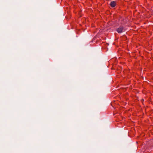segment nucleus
<instances>
[{
    "label": "nucleus",
    "mask_w": 153,
    "mask_h": 153,
    "mask_svg": "<svg viewBox=\"0 0 153 153\" xmlns=\"http://www.w3.org/2000/svg\"><path fill=\"white\" fill-rule=\"evenodd\" d=\"M125 30H126L124 27L122 25H121L119 27L116 29V31L119 33H120L124 32Z\"/></svg>",
    "instance_id": "nucleus-1"
},
{
    "label": "nucleus",
    "mask_w": 153,
    "mask_h": 153,
    "mask_svg": "<svg viewBox=\"0 0 153 153\" xmlns=\"http://www.w3.org/2000/svg\"><path fill=\"white\" fill-rule=\"evenodd\" d=\"M144 101V99H142L141 100V101L143 102Z\"/></svg>",
    "instance_id": "nucleus-4"
},
{
    "label": "nucleus",
    "mask_w": 153,
    "mask_h": 153,
    "mask_svg": "<svg viewBox=\"0 0 153 153\" xmlns=\"http://www.w3.org/2000/svg\"><path fill=\"white\" fill-rule=\"evenodd\" d=\"M124 19H123L122 18H120L119 19V22L120 21L122 22H121V23L122 24L123 23V22H124Z\"/></svg>",
    "instance_id": "nucleus-3"
},
{
    "label": "nucleus",
    "mask_w": 153,
    "mask_h": 153,
    "mask_svg": "<svg viewBox=\"0 0 153 153\" xmlns=\"http://www.w3.org/2000/svg\"><path fill=\"white\" fill-rule=\"evenodd\" d=\"M110 5L111 7H114L116 6V2L115 1H112L111 2Z\"/></svg>",
    "instance_id": "nucleus-2"
}]
</instances>
